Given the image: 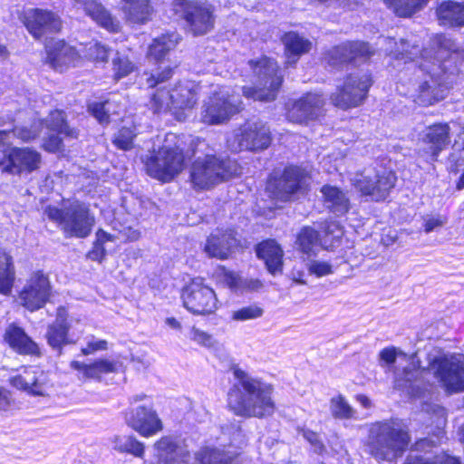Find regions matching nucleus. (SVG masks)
Segmentation results:
<instances>
[{"instance_id": "1", "label": "nucleus", "mask_w": 464, "mask_h": 464, "mask_svg": "<svg viewBox=\"0 0 464 464\" xmlns=\"http://www.w3.org/2000/svg\"><path fill=\"white\" fill-rule=\"evenodd\" d=\"M385 52L392 59L405 64H410L408 70L414 71L412 85L417 92L416 100L422 106H429L443 100L452 82V72H446L444 61L437 64L428 61V51H421L419 44H410L408 40L401 39L400 43L392 38L385 39Z\"/></svg>"}, {"instance_id": "2", "label": "nucleus", "mask_w": 464, "mask_h": 464, "mask_svg": "<svg viewBox=\"0 0 464 464\" xmlns=\"http://www.w3.org/2000/svg\"><path fill=\"white\" fill-rule=\"evenodd\" d=\"M232 371L236 382L227 392V403L234 413L245 418L272 415L276 408L273 386L238 367H233Z\"/></svg>"}, {"instance_id": "3", "label": "nucleus", "mask_w": 464, "mask_h": 464, "mask_svg": "<svg viewBox=\"0 0 464 464\" xmlns=\"http://www.w3.org/2000/svg\"><path fill=\"white\" fill-rule=\"evenodd\" d=\"M410 437L398 420L378 421L370 426L366 451L378 461L392 462L407 449Z\"/></svg>"}, {"instance_id": "4", "label": "nucleus", "mask_w": 464, "mask_h": 464, "mask_svg": "<svg viewBox=\"0 0 464 464\" xmlns=\"http://www.w3.org/2000/svg\"><path fill=\"white\" fill-rule=\"evenodd\" d=\"M198 99V86L191 82H179L171 90L159 89L152 95L150 107L154 113L171 111L177 120L184 121L185 110H191Z\"/></svg>"}, {"instance_id": "5", "label": "nucleus", "mask_w": 464, "mask_h": 464, "mask_svg": "<svg viewBox=\"0 0 464 464\" xmlns=\"http://www.w3.org/2000/svg\"><path fill=\"white\" fill-rule=\"evenodd\" d=\"M240 173V167L236 160L206 155L194 161L190 179L195 188L207 189Z\"/></svg>"}, {"instance_id": "6", "label": "nucleus", "mask_w": 464, "mask_h": 464, "mask_svg": "<svg viewBox=\"0 0 464 464\" xmlns=\"http://www.w3.org/2000/svg\"><path fill=\"white\" fill-rule=\"evenodd\" d=\"M44 215L57 223L67 237L84 238L91 234L94 225V218L89 208L79 201L72 202L63 208L48 206Z\"/></svg>"}, {"instance_id": "7", "label": "nucleus", "mask_w": 464, "mask_h": 464, "mask_svg": "<svg viewBox=\"0 0 464 464\" xmlns=\"http://www.w3.org/2000/svg\"><path fill=\"white\" fill-rule=\"evenodd\" d=\"M176 140L175 134H167L164 144L148 158L145 166L150 177L168 182L182 170L185 158Z\"/></svg>"}, {"instance_id": "8", "label": "nucleus", "mask_w": 464, "mask_h": 464, "mask_svg": "<svg viewBox=\"0 0 464 464\" xmlns=\"http://www.w3.org/2000/svg\"><path fill=\"white\" fill-rule=\"evenodd\" d=\"M248 64L256 81L255 87L242 88L244 96L261 102L274 101L282 84L276 63L264 56L256 61L250 60Z\"/></svg>"}, {"instance_id": "9", "label": "nucleus", "mask_w": 464, "mask_h": 464, "mask_svg": "<svg viewBox=\"0 0 464 464\" xmlns=\"http://www.w3.org/2000/svg\"><path fill=\"white\" fill-rule=\"evenodd\" d=\"M428 370L447 392L464 391V354L434 356L430 359Z\"/></svg>"}, {"instance_id": "10", "label": "nucleus", "mask_w": 464, "mask_h": 464, "mask_svg": "<svg viewBox=\"0 0 464 464\" xmlns=\"http://www.w3.org/2000/svg\"><path fill=\"white\" fill-rule=\"evenodd\" d=\"M172 9L186 21L193 35L206 34L214 27V7L205 0H174Z\"/></svg>"}, {"instance_id": "11", "label": "nucleus", "mask_w": 464, "mask_h": 464, "mask_svg": "<svg viewBox=\"0 0 464 464\" xmlns=\"http://www.w3.org/2000/svg\"><path fill=\"white\" fill-rule=\"evenodd\" d=\"M271 141V130L267 123L259 119H252L235 130L227 143L233 151H260L267 149Z\"/></svg>"}, {"instance_id": "12", "label": "nucleus", "mask_w": 464, "mask_h": 464, "mask_svg": "<svg viewBox=\"0 0 464 464\" xmlns=\"http://www.w3.org/2000/svg\"><path fill=\"white\" fill-rule=\"evenodd\" d=\"M179 40L180 36L176 32L162 34L153 40L149 47L148 57L159 63V67L147 78L148 87L153 88L171 78L176 65L166 61L165 58L169 52L176 47Z\"/></svg>"}, {"instance_id": "13", "label": "nucleus", "mask_w": 464, "mask_h": 464, "mask_svg": "<svg viewBox=\"0 0 464 464\" xmlns=\"http://www.w3.org/2000/svg\"><path fill=\"white\" fill-rule=\"evenodd\" d=\"M42 155L29 147H8L0 150V171L14 176L31 174L40 169Z\"/></svg>"}, {"instance_id": "14", "label": "nucleus", "mask_w": 464, "mask_h": 464, "mask_svg": "<svg viewBox=\"0 0 464 464\" xmlns=\"http://www.w3.org/2000/svg\"><path fill=\"white\" fill-rule=\"evenodd\" d=\"M241 110L238 96L230 94L228 90L220 89L214 92L204 102L201 111V121L208 124H221L228 121Z\"/></svg>"}, {"instance_id": "15", "label": "nucleus", "mask_w": 464, "mask_h": 464, "mask_svg": "<svg viewBox=\"0 0 464 464\" xmlns=\"http://www.w3.org/2000/svg\"><path fill=\"white\" fill-rule=\"evenodd\" d=\"M372 83L371 75L367 72L351 73L343 85L331 95V100L342 109L357 107L365 100Z\"/></svg>"}, {"instance_id": "16", "label": "nucleus", "mask_w": 464, "mask_h": 464, "mask_svg": "<svg viewBox=\"0 0 464 464\" xmlns=\"http://www.w3.org/2000/svg\"><path fill=\"white\" fill-rule=\"evenodd\" d=\"M396 179L394 172L385 168L367 169L357 176L354 186L362 195L371 197L372 200L381 201L388 197Z\"/></svg>"}, {"instance_id": "17", "label": "nucleus", "mask_w": 464, "mask_h": 464, "mask_svg": "<svg viewBox=\"0 0 464 464\" xmlns=\"http://www.w3.org/2000/svg\"><path fill=\"white\" fill-rule=\"evenodd\" d=\"M181 298L184 307L194 314H210L218 309L216 293L202 278H195L186 285Z\"/></svg>"}, {"instance_id": "18", "label": "nucleus", "mask_w": 464, "mask_h": 464, "mask_svg": "<svg viewBox=\"0 0 464 464\" xmlns=\"http://www.w3.org/2000/svg\"><path fill=\"white\" fill-rule=\"evenodd\" d=\"M308 172L297 166L285 167L279 179H270L267 188L274 196L282 201H287L298 192L304 191L308 186Z\"/></svg>"}, {"instance_id": "19", "label": "nucleus", "mask_w": 464, "mask_h": 464, "mask_svg": "<svg viewBox=\"0 0 464 464\" xmlns=\"http://www.w3.org/2000/svg\"><path fill=\"white\" fill-rule=\"evenodd\" d=\"M373 53L374 51L369 44L361 41H351L332 47L326 52L324 60L333 69H341L357 61L364 62Z\"/></svg>"}, {"instance_id": "20", "label": "nucleus", "mask_w": 464, "mask_h": 464, "mask_svg": "<svg viewBox=\"0 0 464 464\" xmlns=\"http://www.w3.org/2000/svg\"><path fill=\"white\" fill-rule=\"evenodd\" d=\"M50 282L45 275L34 273L19 294L21 304L30 311L42 308L50 295Z\"/></svg>"}, {"instance_id": "21", "label": "nucleus", "mask_w": 464, "mask_h": 464, "mask_svg": "<svg viewBox=\"0 0 464 464\" xmlns=\"http://www.w3.org/2000/svg\"><path fill=\"white\" fill-rule=\"evenodd\" d=\"M22 21L35 39H40L46 34L55 33L61 29L60 18L46 9L28 8L24 11Z\"/></svg>"}, {"instance_id": "22", "label": "nucleus", "mask_w": 464, "mask_h": 464, "mask_svg": "<svg viewBox=\"0 0 464 464\" xmlns=\"http://www.w3.org/2000/svg\"><path fill=\"white\" fill-rule=\"evenodd\" d=\"M125 420L143 437L153 436L163 429L160 419L151 407L139 406L127 411Z\"/></svg>"}, {"instance_id": "23", "label": "nucleus", "mask_w": 464, "mask_h": 464, "mask_svg": "<svg viewBox=\"0 0 464 464\" xmlns=\"http://www.w3.org/2000/svg\"><path fill=\"white\" fill-rule=\"evenodd\" d=\"M324 99L317 93H307L288 109L287 119L295 123H307L324 114Z\"/></svg>"}, {"instance_id": "24", "label": "nucleus", "mask_w": 464, "mask_h": 464, "mask_svg": "<svg viewBox=\"0 0 464 464\" xmlns=\"http://www.w3.org/2000/svg\"><path fill=\"white\" fill-rule=\"evenodd\" d=\"M14 387L25 391L30 394L44 396L51 386L49 375L38 367H30L23 374L11 380Z\"/></svg>"}, {"instance_id": "25", "label": "nucleus", "mask_w": 464, "mask_h": 464, "mask_svg": "<svg viewBox=\"0 0 464 464\" xmlns=\"http://www.w3.org/2000/svg\"><path fill=\"white\" fill-rule=\"evenodd\" d=\"M422 142L427 145L423 149V156L427 161H435L439 154L450 143V126L447 123H436L426 128Z\"/></svg>"}, {"instance_id": "26", "label": "nucleus", "mask_w": 464, "mask_h": 464, "mask_svg": "<svg viewBox=\"0 0 464 464\" xmlns=\"http://www.w3.org/2000/svg\"><path fill=\"white\" fill-rule=\"evenodd\" d=\"M236 245L237 238L234 230H218L207 238L204 253L208 257L224 260L229 256Z\"/></svg>"}, {"instance_id": "27", "label": "nucleus", "mask_w": 464, "mask_h": 464, "mask_svg": "<svg viewBox=\"0 0 464 464\" xmlns=\"http://www.w3.org/2000/svg\"><path fill=\"white\" fill-rule=\"evenodd\" d=\"M72 369L78 372L80 381L94 380L101 382L104 374L117 372V362L109 359H98L91 363H84L78 361H72L70 363Z\"/></svg>"}, {"instance_id": "28", "label": "nucleus", "mask_w": 464, "mask_h": 464, "mask_svg": "<svg viewBox=\"0 0 464 464\" xmlns=\"http://www.w3.org/2000/svg\"><path fill=\"white\" fill-rule=\"evenodd\" d=\"M70 324L63 315V309L58 308L55 321L49 324L45 333L48 345L59 354H62L63 346L73 343L69 337Z\"/></svg>"}, {"instance_id": "29", "label": "nucleus", "mask_w": 464, "mask_h": 464, "mask_svg": "<svg viewBox=\"0 0 464 464\" xmlns=\"http://www.w3.org/2000/svg\"><path fill=\"white\" fill-rule=\"evenodd\" d=\"M5 341L9 346L22 355L40 356L41 352L38 344L15 324H10L5 333Z\"/></svg>"}, {"instance_id": "30", "label": "nucleus", "mask_w": 464, "mask_h": 464, "mask_svg": "<svg viewBox=\"0 0 464 464\" xmlns=\"http://www.w3.org/2000/svg\"><path fill=\"white\" fill-rule=\"evenodd\" d=\"M85 14L99 25L110 32H118L120 22L99 2V0H73Z\"/></svg>"}, {"instance_id": "31", "label": "nucleus", "mask_w": 464, "mask_h": 464, "mask_svg": "<svg viewBox=\"0 0 464 464\" xmlns=\"http://www.w3.org/2000/svg\"><path fill=\"white\" fill-rule=\"evenodd\" d=\"M218 284L229 288L233 292L256 290L262 286L259 280L243 278L238 274L222 267L216 275Z\"/></svg>"}, {"instance_id": "32", "label": "nucleus", "mask_w": 464, "mask_h": 464, "mask_svg": "<svg viewBox=\"0 0 464 464\" xmlns=\"http://www.w3.org/2000/svg\"><path fill=\"white\" fill-rule=\"evenodd\" d=\"M256 256L265 261L267 270L272 275L282 271L283 250L276 241L266 240L258 244Z\"/></svg>"}, {"instance_id": "33", "label": "nucleus", "mask_w": 464, "mask_h": 464, "mask_svg": "<svg viewBox=\"0 0 464 464\" xmlns=\"http://www.w3.org/2000/svg\"><path fill=\"white\" fill-rule=\"evenodd\" d=\"M436 13L440 24L464 26V2L444 1L438 6Z\"/></svg>"}, {"instance_id": "34", "label": "nucleus", "mask_w": 464, "mask_h": 464, "mask_svg": "<svg viewBox=\"0 0 464 464\" xmlns=\"http://www.w3.org/2000/svg\"><path fill=\"white\" fill-rule=\"evenodd\" d=\"M47 59L55 70L62 71L64 66L73 63L77 53L63 41H56L52 45H47Z\"/></svg>"}, {"instance_id": "35", "label": "nucleus", "mask_w": 464, "mask_h": 464, "mask_svg": "<svg viewBox=\"0 0 464 464\" xmlns=\"http://www.w3.org/2000/svg\"><path fill=\"white\" fill-rule=\"evenodd\" d=\"M122 11L131 24H143L151 19L153 8L150 0H121Z\"/></svg>"}, {"instance_id": "36", "label": "nucleus", "mask_w": 464, "mask_h": 464, "mask_svg": "<svg viewBox=\"0 0 464 464\" xmlns=\"http://www.w3.org/2000/svg\"><path fill=\"white\" fill-rule=\"evenodd\" d=\"M283 43L286 51V64H295L299 57L310 51L312 43L302 35L289 32L283 37Z\"/></svg>"}, {"instance_id": "37", "label": "nucleus", "mask_w": 464, "mask_h": 464, "mask_svg": "<svg viewBox=\"0 0 464 464\" xmlns=\"http://www.w3.org/2000/svg\"><path fill=\"white\" fill-rule=\"evenodd\" d=\"M321 192L324 206L334 215L340 217L348 212L350 208L349 199L338 188L325 185L322 188Z\"/></svg>"}, {"instance_id": "38", "label": "nucleus", "mask_w": 464, "mask_h": 464, "mask_svg": "<svg viewBox=\"0 0 464 464\" xmlns=\"http://www.w3.org/2000/svg\"><path fill=\"white\" fill-rule=\"evenodd\" d=\"M421 372L413 365L405 367L401 372H395V386L406 391L411 396H420V388L419 377Z\"/></svg>"}, {"instance_id": "39", "label": "nucleus", "mask_w": 464, "mask_h": 464, "mask_svg": "<svg viewBox=\"0 0 464 464\" xmlns=\"http://www.w3.org/2000/svg\"><path fill=\"white\" fill-rule=\"evenodd\" d=\"M15 280V269L13 257L5 253H0V294L7 295L11 293Z\"/></svg>"}, {"instance_id": "40", "label": "nucleus", "mask_w": 464, "mask_h": 464, "mask_svg": "<svg viewBox=\"0 0 464 464\" xmlns=\"http://www.w3.org/2000/svg\"><path fill=\"white\" fill-rule=\"evenodd\" d=\"M296 244L300 250L307 255L314 254L320 247H326V241H323L319 233L310 227H304L301 229L297 236Z\"/></svg>"}, {"instance_id": "41", "label": "nucleus", "mask_w": 464, "mask_h": 464, "mask_svg": "<svg viewBox=\"0 0 464 464\" xmlns=\"http://www.w3.org/2000/svg\"><path fill=\"white\" fill-rule=\"evenodd\" d=\"M43 124L50 131L63 134L65 137L76 138L77 132L74 129H71L66 121L63 111L54 110L44 119Z\"/></svg>"}, {"instance_id": "42", "label": "nucleus", "mask_w": 464, "mask_h": 464, "mask_svg": "<svg viewBox=\"0 0 464 464\" xmlns=\"http://www.w3.org/2000/svg\"><path fill=\"white\" fill-rule=\"evenodd\" d=\"M404 464H461V461L459 458L441 451L430 456L410 454Z\"/></svg>"}, {"instance_id": "43", "label": "nucleus", "mask_w": 464, "mask_h": 464, "mask_svg": "<svg viewBox=\"0 0 464 464\" xmlns=\"http://www.w3.org/2000/svg\"><path fill=\"white\" fill-rule=\"evenodd\" d=\"M113 449L121 453H130L135 457H142L144 445L133 436H115L112 440Z\"/></svg>"}, {"instance_id": "44", "label": "nucleus", "mask_w": 464, "mask_h": 464, "mask_svg": "<svg viewBox=\"0 0 464 464\" xmlns=\"http://www.w3.org/2000/svg\"><path fill=\"white\" fill-rule=\"evenodd\" d=\"M429 0H384V3L399 16H411L422 8Z\"/></svg>"}, {"instance_id": "45", "label": "nucleus", "mask_w": 464, "mask_h": 464, "mask_svg": "<svg viewBox=\"0 0 464 464\" xmlns=\"http://www.w3.org/2000/svg\"><path fill=\"white\" fill-rule=\"evenodd\" d=\"M330 411L336 419H352L355 415V411L342 395L331 399Z\"/></svg>"}, {"instance_id": "46", "label": "nucleus", "mask_w": 464, "mask_h": 464, "mask_svg": "<svg viewBox=\"0 0 464 464\" xmlns=\"http://www.w3.org/2000/svg\"><path fill=\"white\" fill-rule=\"evenodd\" d=\"M137 133L134 127H122L113 136L112 143L119 150H130Z\"/></svg>"}, {"instance_id": "47", "label": "nucleus", "mask_w": 464, "mask_h": 464, "mask_svg": "<svg viewBox=\"0 0 464 464\" xmlns=\"http://www.w3.org/2000/svg\"><path fill=\"white\" fill-rule=\"evenodd\" d=\"M155 449L160 460L177 456V452H186L183 449L178 447L170 437L161 438L155 443Z\"/></svg>"}, {"instance_id": "48", "label": "nucleus", "mask_w": 464, "mask_h": 464, "mask_svg": "<svg viewBox=\"0 0 464 464\" xmlns=\"http://www.w3.org/2000/svg\"><path fill=\"white\" fill-rule=\"evenodd\" d=\"M113 71H114V78L116 80H120L127 75H129L131 72H133L135 66L130 61V59L123 54L119 53H116V56L112 60Z\"/></svg>"}, {"instance_id": "49", "label": "nucleus", "mask_w": 464, "mask_h": 464, "mask_svg": "<svg viewBox=\"0 0 464 464\" xmlns=\"http://www.w3.org/2000/svg\"><path fill=\"white\" fill-rule=\"evenodd\" d=\"M111 106L110 101L93 102L90 104L89 111L101 124H107L110 122V116L111 114Z\"/></svg>"}, {"instance_id": "50", "label": "nucleus", "mask_w": 464, "mask_h": 464, "mask_svg": "<svg viewBox=\"0 0 464 464\" xmlns=\"http://www.w3.org/2000/svg\"><path fill=\"white\" fill-rule=\"evenodd\" d=\"M263 309L256 304L244 306L238 310L233 311L231 318L234 321H247L261 317Z\"/></svg>"}, {"instance_id": "51", "label": "nucleus", "mask_w": 464, "mask_h": 464, "mask_svg": "<svg viewBox=\"0 0 464 464\" xmlns=\"http://www.w3.org/2000/svg\"><path fill=\"white\" fill-rule=\"evenodd\" d=\"M108 343L105 340H97L92 336L88 342L86 347L82 348V353L83 355H90L98 351H105L108 348Z\"/></svg>"}, {"instance_id": "52", "label": "nucleus", "mask_w": 464, "mask_h": 464, "mask_svg": "<svg viewBox=\"0 0 464 464\" xmlns=\"http://www.w3.org/2000/svg\"><path fill=\"white\" fill-rule=\"evenodd\" d=\"M309 272L317 276H324L332 274V266L324 261H312L309 265Z\"/></svg>"}, {"instance_id": "53", "label": "nucleus", "mask_w": 464, "mask_h": 464, "mask_svg": "<svg viewBox=\"0 0 464 464\" xmlns=\"http://www.w3.org/2000/svg\"><path fill=\"white\" fill-rule=\"evenodd\" d=\"M60 133L53 132L44 139V149L50 152H56L62 149L63 141Z\"/></svg>"}, {"instance_id": "54", "label": "nucleus", "mask_w": 464, "mask_h": 464, "mask_svg": "<svg viewBox=\"0 0 464 464\" xmlns=\"http://www.w3.org/2000/svg\"><path fill=\"white\" fill-rule=\"evenodd\" d=\"M302 435L314 447L316 453L321 454L324 450V445L316 432L310 430H303Z\"/></svg>"}, {"instance_id": "55", "label": "nucleus", "mask_w": 464, "mask_h": 464, "mask_svg": "<svg viewBox=\"0 0 464 464\" xmlns=\"http://www.w3.org/2000/svg\"><path fill=\"white\" fill-rule=\"evenodd\" d=\"M12 133L14 137L22 140L23 141H30L34 140L38 135V131L34 129H28L25 127L23 128H14L12 130Z\"/></svg>"}, {"instance_id": "56", "label": "nucleus", "mask_w": 464, "mask_h": 464, "mask_svg": "<svg viewBox=\"0 0 464 464\" xmlns=\"http://www.w3.org/2000/svg\"><path fill=\"white\" fill-rule=\"evenodd\" d=\"M447 223V218L443 216L429 217L424 220V231L430 233L438 227H443Z\"/></svg>"}, {"instance_id": "57", "label": "nucleus", "mask_w": 464, "mask_h": 464, "mask_svg": "<svg viewBox=\"0 0 464 464\" xmlns=\"http://www.w3.org/2000/svg\"><path fill=\"white\" fill-rule=\"evenodd\" d=\"M106 250L102 243L95 241L93 247L88 253V257L93 261L102 262L105 257Z\"/></svg>"}, {"instance_id": "58", "label": "nucleus", "mask_w": 464, "mask_h": 464, "mask_svg": "<svg viewBox=\"0 0 464 464\" xmlns=\"http://www.w3.org/2000/svg\"><path fill=\"white\" fill-rule=\"evenodd\" d=\"M397 349L395 347L384 348L380 353V359L387 365H392L396 362Z\"/></svg>"}, {"instance_id": "59", "label": "nucleus", "mask_w": 464, "mask_h": 464, "mask_svg": "<svg viewBox=\"0 0 464 464\" xmlns=\"http://www.w3.org/2000/svg\"><path fill=\"white\" fill-rule=\"evenodd\" d=\"M188 458V452H177V456L160 459L159 464H187Z\"/></svg>"}, {"instance_id": "60", "label": "nucleus", "mask_w": 464, "mask_h": 464, "mask_svg": "<svg viewBox=\"0 0 464 464\" xmlns=\"http://www.w3.org/2000/svg\"><path fill=\"white\" fill-rule=\"evenodd\" d=\"M193 340L205 346H210L212 344L211 336L198 329L193 331Z\"/></svg>"}, {"instance_id": "61", "label": "nucleus", "mask_w": 464, "mask_h": 464, "mask_svg": "<svg viewBox=\"0 0 464 464\" xmlns=\"http://www.w3.org/2000/svg\"><path fill=\"white\" fill-rule=\"evenodd\" d=\"M10 404L9 393L6 390L0 388V410H5Z\"/></svg>"}, {"instance_id": "62", "label": "nucleus", "mask_w": 464, "mask_h": 464, "mask_svg": "<svg viewBox=\"0 0 464 464\" xmlns=\"http://www.w3.org/2000/svg\"><path fill=\"white\" fill-rule=\"evenodd\" d=\"M111 240H112V237L110 234L106 233L102 229H99L97 231L95 241L102 243V245H104L105 242L111 241Z\"/></svg>"}, {"instance_id": "63", "label": "nucleus", "mask_w": 464, "mask_h": 464, "mask_svg": "<svg viewBox=\"0 0 464 464\" xmlns=\"http://www.w3.org/2000/svg\"><path fill=\"white\" fill-rule=\"evenodd\" d=\"M94 46L97 48V55L96 58L102 61H104L108 57L107 50L104 46L100 45L99 44H94Z\"/></svg>"}, {"instance_id": "64", "label": "nucleus", "mask_w": 464, "mask_h": 464, "mask_svg": "<svg viewBox=\"0 0 464 464\" xmlns=\"http://www.w3.org/2000/svg\"><path fill=\"white\" fill-rule=\"evenodd\" d=\"M356 398H357V401L360 402V404L362 407L368 409L372 406V401L367 396L360 394V395H357Z\"/></svg>"}]
</instances>
